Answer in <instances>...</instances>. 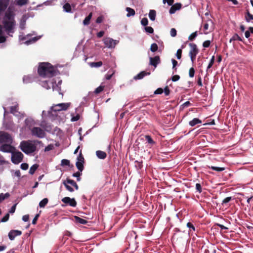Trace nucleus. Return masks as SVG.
I'll return each mask as SVG.
<instances>
[{"label":"nucleus","mask_w":253,"mask_h":253,"mask_svg":"<svg viewBox=\"0 0 253 253\" xmlns=\"http://www.w3.org/2000/svg\"><path fill=\"white\" fill-rule=\"evenodd\" d=\"M211 44V41L209 40H207L205 41L203 43V46L204 47L207 48L209 47Z\"/></svg>","instance_id":"obj_53"},{"label":"nucleus","mask_w":253,"mask_h":253,"mask_svg":"<svg viewBox=\"0 0 253 253\" xmlns=\"http://www.w3.org/2000/svg\"><path fill=\"white\" fill-rule=\"evenodd\" d=\"M186 226L189 228V234L195 231V227L191 222H188Z\"/></svg>","instance_id":"obj_29"},{"label":"nucleus","mask_w":253,"mask_h":253,"mask_svg":"<svg viewBox=\"0 0 253 253\" xmlns=\"http://www.w3.org/2000/svg\"><path fill=\"white\" fill-rule=\"evenodd\" d=\"M158 45L155 43H153L151 45L150 50L152 52H154L158 50Z\"/></svg>","instance_id":"obj_40"},{"label":"nucleus","mask_w":253,"mask_h":253,"mask_svg":"<svg viewBox=\"0 0 253 253\" xmlns=\"http://www.w3.org/2000/svg\"><path fill=\"white\" fill-rule=\"evenodd\" d=\"M84 163L83 162H77L76 163V166L77 168V169H79V171L82 172L84 170Z\"/></svg>","instance_id":"obj_32"},{"label":"nucleus","mask_w":253,"mask_h":253,"mask_svg":"<svg viewBox=\"0 0 253 253\" xmlns=\"http://www.w3.org/2000/svg\"><path fill=\"white\" fill-rule=\"evenodd\" d=\"M92 13H90L87 16H86L84 20L83 21V23L84 25H88L90 23V20L92 17Z\"/></svg>","instance_id":"obj_27"},{"label":"nucleus","mask_w":253,"mask_h":253,"mask_svg":"<svg viewBox=\"0 0 253 253\" xmlns=\"http://www.w3.org/2000/svg\"><path fill=\"white\" fill-rule=\"evenodd\" d=\"M104 87V86L100 85L95 89L94 92L95 94H98V93H100L103 90Z\"/></svg>","instance_id":"obj_44"},{"label":"nucleus","mask_w":253,"mask_h":253,"mask_svg":"<svg viewBox=\"0 0 253 253\" xmlns=\"http://www.w3.org/2000/svg\"><path fill=\"white\" fill-rule=\"evenodd\" d=\"M126 10L127 12L126 16L128 17L131 16H134L135 14V10L131 8L127 7L126 8Z\"/></svg>","instance_id":"obj_22"},{"label":"nucleus","mask_w":253,"mask_h":253,"mask_svg":"<svg viewBox=\"0 0 253 253\" xmlns=\"http://www.w3.org/2000/svg\"><path fill=\"white\" fill-rule=\"evenodd\" d=\"M9 217V214L7 213L6 215L4 216V217L1 219L0 222H5L7 221Z\"/></svg>","instance_id":"obj_52"},{"label":"nucleus","mask_w":253,"mask_h":253,"mask_svg":"<svg viewBox=\"0 0 253 253\" xmlns=\"http://www.w3.org/2000/svg\"><path fill=\"white\" fill-rule=\"evenodd\" d=\"M10 196V194L8 193L5 194L1 193L0 194V203L6 198H8Z\"/></svg>","instance_id":"obj_37"},{"label":"nucleus","mask_w":253,"mask_h":253,"mask_svg":"<svg viewBox=\"0 0 253 253\" xmlns=\"http://www.w3.org/2000/svg\"><path fill=\"white\" fill-rule=\"evenodd\" d=\"M26 126L30 130H31L32 126L34 124V120L32 119L27 118L25 121Z\"/></svg>","instance_id":"obj_21"},{"label":"nucleus","mask_w":253,"mask_h":253,"mask_svg":"<svg viewBox=\"0 0 253 253\" xmlns=\"http://www.w3.org/2000/svg\"><path fill=\"white\" fill-rule=\"evenodd\" d=\"M38 73L43 77L51 78L55 76V69L49 63L43 62L40 64L38 68Z\"/></svg>","instance_id":"obj_2"},{"label":"nucleus","mask_w":253,"mask_h":253,"mask_svg":"<svg viewBox=\"0 0 253 253\" xmlns=\"http://www.w3.org/2000/svg\"><path fill=\"white\" fill-rule=\"evenodd\" d=\"M61 166H69L70 165V161L67 159H63L61 161Z\"/></svg>","instance_id":"obj_48"},{"label":"nucleus","mask_w":253,"mask_h":253,"mask_svg":"<svg viewBox=\"0 0 253 253\" xmlns=\"http://www.w3.org/2000/svg\"><path fill=\"white\" fill-rule=\"evenodd\" d=\"M2 29V26L0 24V43L4 42L7 38L6 36L3 35L4 32Z\"/></svg>","instance_id":"obj_18"},{"label":"nucleus","mask_w":253,"mask_h":253,"mask_svg":"<svg viewBox=\"0 0 253 253\" xmlns=\"http://www.w3.org/2000/svg\"><path fill=\"white\" fill-rule=\"evenodd\" d=\"M38 167H39V165H38V164L33 165L32 166H31V167L30 169V170L29 171V173L31 174H33L35 172L36 170L37 169Z\"/></svg>","instance_id":"obj_31"},{"label":"nucleus","mask_w":253,"mask_h":253,"mask_svg":"<svg viewBox=\"0 0 253 253\" xmlns=\"http://www.w3.org/2000/svg\"><path fill=\"white\" fill-rule=\"evenodd\" d=\"M63 184L65 186L67 190L71 192H74V189L71 186L69 185V184L67 182V179L63 182Z\"/></svg>","instance_id":"obj_34"},{"label":"nucleus","mask_w":253,"mask_h":253,"mask_svg":"<svg viewBox=\"0 0 253 253\" xmlns=\"http://www.w3.org/2000/svg\"><path fill=\"white\" fill-rule=\"evenodd\" d=\"M150 74V72H147L146 71H142L135 76L134 77V79L135 80H141L143 79L145 76L149 75Z\"/></svg>","instance_id":"obj_17"},{"label":"nucleus","mask_w":253,"mask_h":253,"mask_svg":"<svg viewBox=\"0 0 253 253\" xmlns=\"http://www.w3.org/2000/svg\"><path fill=\"white\" fill-rule=\"evenodd\" d=\"M97 157L100 159H105L107 157L106 153L102 151L98 150L96 152Z\"/></svg>","instance_id":"obj_19"},{"label":"nucleus","mask_w":253,"mask_h":253,"mask_svg":"<svg viewBox=\"0 0 253 253\" xmlns=\"http://www.w3.org/2000/svg\"><path fill=\"white\" fill-rule=\"evenodd\" d=\"M202 123V121L198 118H194L192 121H190L189 122V124L191 126H194L196 125L201 124Z\"/></svg>","instance_id":"obj_20"},{"label":"nucleus","mask_w":253,"mask_h":253,"mask_svg":"<svg viewBox=\"0 0 253 253\" xmlns=\"http://www.w3.org/2000/svg\"><path fill=\"white\" fill-rule=\"evenodd\" d=\"M39 216H40L39 214H37L36 215V216H35V217L34 218V219H33V221H32V223L33 224H36Z\"/></svg>","instance_id":"obj_64"},{"label":"nucleus","mask_w":253,"mask_h":253,"mask_svg":"<svg viewBox=\"0 0 253 253\" xmlns=\"http://www.w3.org/2000/svg\"><path fill=\"white\" fill-rule=\"evenodd\" d=\"M114 74V72L113 71L112 73L110 74L108 73L105 75V78L107 80H109L111 79L112 77L113 76V74Z\"/></svg>","instance_id":"obj_63"},{"label":"nucleus","mask_w":253,"mask_h":253,"mask_svg":"<svg viewBox=\"0 0 253 253\" xmlns=\"http://www.w3.org/2000/svg\"><path fill=\"white\" fill-rule=\"evenodd\" d=\"M10 113L15 116H20V113L18 111V104L16 103L15 105L10 107Z\"/></svg>","instance_id":"obj_15"},{"label":"nucleus","mask_w":253,"mask_h":253,"mask_svg":"<svg viewBox=\"0 0 253 253\" xmlns=\"http://www.w3.org/2000/svg\"><path fill=\"white\" fill-rule=\"evenodd\" d=\"M161 62V59L159 56H155L154 57H150V65L156 68L157 65Z\"/></svg>","instance_id":"obj_11"},{"label":"nucleus","mask_w":253,"mask_h":253,"mask_svg":"<svg viewBox=\"0 0 253 253\" xmlns=\"http://www.w3.org/2000/svg\"><path fill=\"white\" fill-rule=\"evenodd\" d=\"M8 164V162L4 159L3 157L0 154V165H3Z\"/></svg>","instance_id":"obj_46"},{"label":"nucleus","mask_w":253,"mask_h":253,"mask_svg":"<svg viewBox=\"0 0 253 253\" xmlns=\"http://www.w3.org/2000/svg\"><path fill=\"white\" fill-rule=\"evenodd\" d=\"M20 167L23 170H27L28 169L29 166L27 163H22Z\"/></svg>","instance_id":"obj_57"},{"label":"nucleus","mask_w":253,"mask_h":253,"mask_svg":"<svg viewBox=\"0 0 253 253\" xmlns=\"http://www.w3.org/2000/svg\"><path fill=\"white\" fill-rule=\"evenodd\" d=\"M135 166L138 169H141L142 167V161H135Z\"/></svg>","instance_id":"obj_41"},{"label":"nucleus","mask_w":253,"mask_h":253,"mask_svg":"<svg viewBox=\"0 0 253 253\" xmlns=\"http://www.w3.org/2000/svg\"><path fill=\"white\" fill-rule=\"evenodd\" d=\"M182 4L180 3H176L171 5L170 8L169 12L170 14L174 13L176 10H179L181 8Z\"/></svg>","instance_id":"obj_16"},{"label":"nucleus","mask_w":253,"mask_h":253,"mask_svg":"<svg viewBox=\"0 0 253 253\" xmlns=\"http://www.w3.org/2000/svg\"><path fill=\"white\" fill-rule=\"evenodd\" d=\"M179 79L180 76L177 75H174L171 77V80L172 81V82L177 81L178 80H179Z\"/></svg>","instance_id":"obj_61"},{"label":"nucleus","mask_w":253,"mask_h":253,"mask_svg":"<svg viewBox=\"0 0 253 253\" xmlns=\"http://www.w3.org/2000/svg\"><path fill=\"white\" fill-rule=\"evenodd\" d=\"M12 141V138L11 135L7 132H0V143H10Z\"/></svg>","instance_id":"obj_7"},{"label":"nucleus","mask_w":253,"mask_h":253,"mask_svg":"<svg viewBox=\"0 0 253 253\" xmlns=\"http://www.w3.org/2000/svg\"><path fill=\"white\" fill-rule=\"evenodd\" d=\"M71 103H62L53 105L51 109L52 111L57 112L62 110H67L70 107Z\"/></svg>","instance_id":"obj_6"},{"label":"nucleus","mask_w":253,"mask_h":253,"mask_svg":"<svg viewBox=\"0 0 253 253\" xmlns=\"http://www.w3.org/2000/svg\"><path fill=\"white\" fill-rule=\"evenodd\" d=\"M231 197H226L222 201V204L228 203L231 201Z\"/></svg>","instance_id":"obj_62"},{"label":"nucleus","mask_w":253,"mask_h":253,"mask_svg":"<svg viewBox=\"0 0 253 253\" xmlns=\"http://www.w3.org/2000/svg\"><path fill=\"white\" fill-rule=\"evenodd\" d=\"M9 3V0H0V13L6 9Z\"/></svg>","instance_id":"obj_14"},{"label":"nucleus","mask_w":253,"mask_h":253,"mask_svg":"<svg viewBox=\"0 0 253 253\" xmlns=\"http://www.w3.org/2000/svg\"><path fill=\"white\" fill-rule=\"evenodd\" d=\"M48 200L45 198L42 199L39 203V206L40 208H44L48 203Z\"/></svg>","instance_id":"obj_33"},{"label":"nucleus","mask_w":253,"mask_h":253,"mask_svg":"<svg viewBox=\"0 0 253 253\" xmlns=\"http://www.w3.org/2000/svg\"><path fill=\"white\" fill-rule=\"evenodd\" d=\"M145 30L146 32H147L149 34H152L154 33V29L151 27H150V26L146 27L145 28Z\"/></svg>","instance_id":"obj_49"},{"label":"nucleus","mask_w":253,"mask_h":253,"mask_svg":"<svg viewBox=\"0 0 253 253\" xmlns=\"http://www.w3.org/2000/svg\"><path fill=\"white\" fill-rule=\"evenodd\" d=\"M103 42L108 48H114L118 42L117 40H114L113 39L110 38H106L103 40Z\"/></svg>","instance_id":"obj_8"},{"label":"nucleus","mask_w":253,"mask_h":253,"mask_svg":"<svg viewBox=\"0 0 253 253\" xmlns=\"http://www.w3.org/2000/svg\"><path fill=\"white\" fill-rule=\"evenodd\" d=\"M210 169L213 170H215L217 171H222L225 169L224 168H220V167H214L211 166V167H209Z\"/></svg>","instance_id":"obj_42"},{"label":"nucleus","mask_w":253,"mask_h":253,"mask_svg":"<svg viewBox=\"0 0 253 253\" xmlns=\"http://www.w3.org/2000/svg\"><path fill=\"white\" fill-rule=\"evenodd\" d=\"M145 140L147 141L149 144L151 145H154L155 143V142L152 139L150 135H146L145 136Z\"/></svg>","instance_id":"obj_36"},{"label":"nucleus","mask_w":253,"mask_h":253,"mask_svg":"<svg viewBox=\"0 0 253 253\" xmlns=\"http://www.w3.org/2000/svg\"><path fill=\"white\" fill-rule=\"evenodd\" d=\"M67 182L74 187L76 190L79 189V186L74 180L69 178H67Z\"/></svg>","instance_id":"obj_25"},{"label":"nucleus","mask_w":253,"mask_h":253,"mask_svg":"<svg viewBox=\"0 0 253 253\" xmlns=\"http://www.w3.org/2000/svg\"><path fill=\"white\" fill-rule=\"evenodd\" d=\"M75 219L76 222L80 224H85L87 223V220L77 216H75Z\"/></svg>","instance_id":"obj_24"},{"label":"nucleus","mask_w":253,"mask_h":253,"mask_svg":"<svg viewBox=\"0 0 253 253\" xmlns=\"http://www.w3.org/2000/svg\"><path fill=\"white\" fill-rule=\"evenodd\" d=\"M176 57L178 59H180L182 56V49H178L177 50L176 53Z\"/></svg>","instance_id":"obj_50"},{"label":"nucleus","mask_w":253,"mask_h":253,"mask_svg":"<svg viewBox=\"0 0 253 253\" xmlns=\"http://www.w3.org/2000/svg\"><path fill=\"white\" fill-rule=\"evenodd\" d=\"M80 116L79 114L76 115L75 116H73L71 118V121L72 122H76L78 121L80 119Z\"/></svg>","instance_id":"obj_59"},{"label":"nucleus","mask_w":253,"mask_h":253,"mask_svg":"<svg viewBox=\"0 0 253 253\" xmlns=\"http://www.w3.org/2000/svg\"><path fill=\"white\" fill-rule=\"evenodd\" d=\"M176 34H177V32H176V30H175V29H174V28L171 29V30H170L171 36L172 37H174L176 36Z\"/></svg>","instance_id":"obj_58"},{"label":"nucleus","mask_w":253,"mask_h":253,"mask_svg":"<svg viewBox=\"0 0 253 253\" xmlns=\"http://www.w3.org/2000/svg\"><path fill=\"white\" fill-rule=\"evenodd\" d=\"M214 60H215L214 56H213L211 57V59L210 60V63H209V65L208 66L207 71H208L209 69H210L212 67V66L213 65V64L214 62Z\"/></svg>","instance_id":"obj_45"},{"label":"nucleus","mask_w":253,"mask_h":253,"mask_svg":"<svg viewBox=\"0 0 253 253\" xmlns=\"http://www.w3.org/2000/svg\"><path fill=\"white\" fill-rule=\"evenodd\" d=\"M31 132L32 135L40 138L44 137L46 135L44 131L39 127H32Z\"/></svg>","instance_id":"obj_5"},{"label":"nucleus","mask_w":253,"mask_h":253,"mask_svg":"<svg viewBox=\"0 0 253 253\" xmlns=\"http://www.w3.org/2000/svg\"><path fill=\"white\" fill-rule=\"evenodd\" d=\"M14 17V12L9 7L5 12L2 22L3 28L7 34L14 32V28L16 25V21Z\"/></svg>","instance_id":"obj_1"},{"label":"nucleus","mask_w":253,"mask_h":253,"mask_svg":"<svg viewBox=\"0 0 253 253\" xmlns=\"http://www.w3.org/2000/svg\"><path fill=\"white\" fill-rule=\"evenodd\" d=\"M195 69H194V68L192 67L191 68H190L189 69V76L190 78H193L194 77V75H195Z\"/></svg>","instance_id":"obj_47"},{"label":"nucleus","mask_w":253,"mask_h":253,"mask_svg":"<svg viewBox=\"0 0 253 253\" xmlns=\"http://www.w3.org/2000/svg\"><path fill=\"white\" fill-rule=\"evenodd\" d=\"M141 23L142 25L143 26H146L148 25V19L147 18H143L141 21Z\"/></svg>","instance_id":"obj_56"},{"label":"nucleus","mask_w":253,"mask_h":253,"mask_svg":"<svg viewBox=\"0 0 253 253\" xmlns=\"http://www.w3.org/2000/svg\"><path fill=\"white\" fill-rule=\"evenodd\" d=\"M78 162H84V159L83 155L82 153V151H80L79 155L78 156L77 158Z\"/></svg>","instance_id":"obj_43"},{"label":"nucleus","mask_w":253,"mask_h":253,"mask_svg":"<svg viewBox=\"0 0 253 253\" xmlns=\"http://www.w3.org/2000/svg\"><path fill=\"white\" fill-rule=\"evenodd\" d=\"M62 202L67 205H69L72 207H75L77 206V202L74 198H70L69 197H65L62 199Z\"/></svg>","instance_id":"obj_9"},{"label":"nucleus","mask_w":253,"mask_h":253,"mask_svg":"<svg viewBox=\"0 0 253 253\" xmlns=\"http://www.w3.org/2000/svg\"><path fill=\"white\" fill-rule=\"evenodd\" d=\"M189 46L190 47V49L189 52V55H197L199 53V49L195 43H189Z\"/></svg>","instance_id":"obj_12"},{"label":"nucleus","mask_w":253,"mask_h":253,"mask_svg":"<svg viewBox=\"0 0 253 253\" xmlns=\"http://www.w3.org/2000/svg\"><path fill=\"white\" fill-rule=\"evenodd\" d=\"M252 20H253V15L248 11L246 16V20L249 22Z\"/></svg>","instance_id":"obj_38"},{"label":"nucleus","mask_w":253,"mask_h":253,"mask_svg":"<svg viewBox=\"0 0 253 253\" xmlns=\"http://www.w3.org/2000/svg\"><path fill=\"white\" fill-rule=\"evenodd\" d=\"M236 40H238L241 42L243 41L242 39L237 34H235L230 39L229 42H231L232 41H235Z\"/></svg>","instance_id":"obj_30"},{"label":"nucleus","mask_w":253,"mask_h":253,"mask_svg":"<svg viewBox=\"0 0 253 253\" xmlns=\"http://www.w3.org/2000/svg\"><path fill=\"white\" fill-rule=\"evenodd\" d=\"M53 148H54L53 145L52 144H49L48 146H47L46 147H45V148L44 149V151L45 152L49 151L50 150H52Z\"/></svg>","instance_id":"obj_54"},{"label":"nucleus","mask_w":253,"mask_h":253,"mask_svg":"<svg viewBox=\"0 0 253 253\" xmlns=\"http://www.w3.org/2000/svg\"><path fill=\"white\" fill-rule=\"evenodd\" d=\"M33 142L30 140L22 141L21 142L19 146L20 149L25 154H29L36 151L37 147L36 145L43 144L41 141L35 140Z\"/></svg>","instance_id":"obj_3"},{"label":"nucleus","mask_w":253,"mask_h":253,"mask_svg":"<svg viewBox=\"0 0 253 253\" xmlns=\"http://www.w3.org/2000/svg\"><path fill=\"white\" fill-rule=\"evenodd\" d=\"M64 10L68 13L72 12L71 5L69 3H66L63 6Z\"/></svg>","instance_id":"obj_23"},{"label":"nucleus","mask_w":253,"mask_h":253,"mask_svg":"<svg viewBox=\"0 0 253 253\" xmlns=\"http://www.w3.org/2000/svg\"><path fill=\"white\" fill-rule=\"evenodd\" d=\"M156 12L155 10H150L149 13V17L150 20L154 21L156 18Z\"/></svg>","instance_id":"obj_28"},{"label":"nucleus","mask_w":253,"mask_h":253,"mask_svg":"<svg viewBox=\"0 0 253 253\" xmlns=\"http://www.w3.org/2000/svg\"><path fill=\"white\" fill-rule=\"evenodd\" d=\"M196 189L199 193H201L202 192V186L200 183H197L196 184Z\"/></svg>","instance_id":"obj_51"},{"label":"nucleus","mask_w":253,"mask_h":253,"mask_svg":"<svg viewBox=\"0 0 253 253\" xmlns=\"http://www.w3.org/2000/svg\"><path fill=\"white\" fill-rule=\"evenodd\" d=\"M197 35H198V34H197V31L193 32L189 36L188 40L189 41H192L196 38V37L197 36Z\"/></svg>","instance_id":"obj_39"},{"label":"nucleus","mask_w":253,"mask_h":253,"mask_svg":"<svg viewBox=\"0 0 253 253\" xmlns=\"http://www.w3.org/2000/svg\"><path fill=\"white\" fill-rule=\"evenodd\" d=\"M103 63L102 61H98L96 62H91L90 63V66L91 67H99L102 65Z\"/></svg>","instance_id":"obj_35"},{"label":"nucleus","mask_w":253,"mask_h":253,"mask_svg":"<svg viewBox=\"0 0 253 253\" xmlns=\"http://www.w3.org/2000/svg\"><path fill=\"white\" fill-rule=\"evenodd\" d=\"M164 92V90L162 88H157L154 92L155 94H161Z\"/></svg>","instance_id":"obj_55"},{"label":"nucleus","mask_w":253,"mask_h":253,"mask_svg":"<svg viewBox=\"0 0 253 253\" xmlns=\"http://www.w3.org/2000/svg\"><path fill=\"white\" fill-rule=\"evenodd\" d=\"M22 234V232L19 230H12L8 233V237L10 240H13L15 237Z\"/></svg>","instance_id":"obj_13"},{"label":"nucleus","mask_w":253,"mask_h":253,"mask_svg":"<svg viewBox=\"0 0 253 253\" xmlns=\"http://www.w3.org/2000/svg\"><path fill=\"white\" fill-rule=\"evenodd\" d=\"M15 148L10 144H3L0 147V150L3 152L12 153Z\"/></svg>","instance_id":"obj_10"},{"label":"nucleus","mask_w":253,"mask_h":253,"mask_svg":"<svg viewBox=\"0 0 253 253\" xmlns=\"http://www.w3.org/2000/svg\"><path fill=\"white\" fill-rule=\"evenodd\" d=\"M28 0H15V4L18 6H21L28 3Z\"/></svg>","instance_id":"obj_26"},{"label":"nucleus","mask_w":253,"mask_h":253,"mask_svg":"<svg viewBox=\"0 0 253 253\" xmlns=\"http://www.w3.org/2000/svg\"><path fill=\"white\" fill-rule=\"evenodd\" d=\"M164 93L166 95L168 96L169 94L170 93V90L169 88V87L168 86H166L164 89Z\"/></svg>","instance_id":"obj_60"},{"label":"nucleus","mask_w":253,"mask_h":253,"mask_svg":"<svg viewBox=\"0 0 253 253\" xmlns=\"http://www.w3.org/2000/svg\"><path fill=\"white\" fill-rule=\"evenodd\" d=\"M24 157L23 154L20 151H13L11 154V161L14 164L21 162Z\"/></svg>","instance_id":"obj_4"}]
</instances>
